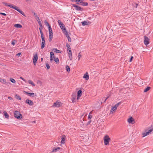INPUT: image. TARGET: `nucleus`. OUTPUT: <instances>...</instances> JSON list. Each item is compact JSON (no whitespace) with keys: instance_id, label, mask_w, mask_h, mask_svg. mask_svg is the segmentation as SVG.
Returning a JSON list of instances; mask_svg holds the SVG:
<instances>
[{"instance_id":"obj_62","label":"nucleus","mask_w":153,"mask_h":153,"mask_svg":"<svg viewBox=\"0 0 153 153\" xmlns=\"http://www.w3.org/2000/svg\"><path fill=\"white\" fill-rule=\"evenodd\" d=\"M136 8H137V5H138V4H136Z\"/></svg>"},{"instance_id":"obj_58","label":"nucleus","mask_w":153,"mask_h":153,"mask_svg":"<svg viewBox=\"0 0 153 153\" xmlns=\"http://www.w3.org/2000/svg\"><path fill=\"white\" fill-rule=\"evenodd\" d=\"M8 98L10 100H13V98L10 97H8Z\"/></svg>"},{"instance_id":"obj_60","label":"nucleus","mask_w":153,"mask_h":153,"mask_svg":"<svg viewBox=\"0 0 153 153\" xmlns=\"http://www.w3.org/2000/svg\"><path fill=\"white\" fill-rule=\"evenodd\" d=\"M56 149H57L58 150H58L60 149H61V148H60V147H57L56 148Z\"/></svg>"},{"instance_id":"obj_38","label":"nucleus","mask_w":153,"mask_h":153,"mask_svg":"<svg viewBox=\"0 0 153 153\" xmlns=\"http://www.w3.org/2000/svg\"><path fill=\"white\" fill-rule=\"evenodd\" d=\"M38 23L40 26L39 28H43L42 25V24L41 21L39 22H38Z\"/></svg>"},{"instance_id":"obj_3","label":"nucleus","mask_w":153,"mask_h":153,"mask_svg":"<svg viewBox=\"0 0 153 153\" xmlns=\"http://www.w3.org/2000/svg\"><path fill=\"white\" fill-rule=\"evenodd\" d=\"M111 140V139L108 135H105L104 137V142L105 145H109V142Z\"/></svg>"},{"instance_id":"obj_16","label":"nucleus","mask_w":153,"mask_h":153,"mask_svg":"<svg viewBox=\"0 0 153 153\" xmlns=\"http://www.w3.org/2000/svg\"><path fill=\"white\" fill-rule=\"evenodd\" d=\"M50 61H52L53 60V58L54 57V54L53 52L51 51L50 53Z\"/></svg>"},{"instance_id":"obj_64","label":"nucleus","mask_w":153,"mask_h":153,"mask_svg":"<svg viewBox=\"0 0 153 153\" xmlns=\"http://www.w3.org/2000/svg\"><path fill=\"white\" fill-rule=\"evenodd\" d=\"M43 58H41V61H43Z\"/></svg>"},{"instance_id":"obj_48","label":"nucleus","mask_w":153,"mask_h":153,"mask_svg":"<svg viewBox=\"0 0 153 153\" xmlns=\"http://www.w3.org/2000/svg\"><path fill=\"white\" fill-rule=\"evenodd\" d=\"M4 5H5V6H7L9 7V6L11 5H8V3H6V2H4Z\"/></svg>"},{"instance_id":"obj_23","label":"nucleus","mask_w":153,"mask_h":153,"mask_svg":"<svg viewBox=\"0 0 153 153\" xmlns=\"http://www.w3.org/2000/svg\"><path fill=\"white\" fill-rule=\"evenodd\" d=\"M4 114L5 117L8 119L9 118V116L7 112L6 111H4Z\"/></svg>"},{"instance_id":"obj_49","label":"nucleus","mask_w":153,"mask_h":153,"mask_svg":"<svg viewBox=\"0 0 153 153\" xmlns=\"http://www.w3.org/2000/svg\"><path fill=\"white\" fill-rule=\"evenodd\" d=\"M92 117V116L91 115H89L88 117V119H89V120L91 119Z\"/></svg>"},{"instance_id":"obj_61","label":"nucleus","mask_w":153,"mask_h":153,"mask_svg":"<svg viewBox=\"0 0 153 153\" xmlns=\"http://www.w3.org/2000/svg\"><path fill=\"white\" fill-rule=\"evenodd\" d=\"M56 149H57L58 150H58L60 149H61V148H60V147H57L56 148Z\"/></svg>"},{"instance_id":"obj_40","label":"nucleus","mask_w":153,"mask_h":153,"mask_svg":"<svg viewBox=\"0 0 153 153\" xmlns=\"http://www.w3.org/2000/svg\"><path fill=\"white\" fill-rule=\"evenodd\" d=\"M10 81L13 83H15L16 82L15 80L12 78H11L10 79Z\"/></svg>"},{"instance_id":"obj_13","label":"nucleus","mask_w":153,"mask_h":153,"mask_svg":"<svg viewBox=\"0 0 153 153\" xmlns=\"http://www.w3.org/2000/svg\"><path fill=\"white\" fill-rule=\"evenodd\" d=\"M0 82L7 85L9 84L10 83V82H6V80L0 78Z\"/></svg>"},{"instance_id":"obj_36","label":"nucleus","mask_w":153,"mask_h":153,"mask_svg":"<svg viewBox=\"0 0 153 153\" xmlns=\"http://www.w3.org/2000/svg\"><path fill=\"white\" fill-rule=\"evenodd\" d=\"M83 1L82 0H79L78 2L76 3L77 4H80L82 5Z\"/></svg>"},{"instance_id":"obj_32","label":"nucleus","mask_w":153,"mask_h":153,"mask_svg":"<svg viewBox=\"0 0 153 153\" xmlns=\"http://www.w3.org/2000/svg\"><path fill=\"white\" fill-rule=\"evenodd\" d=\"M53 59L54 61H55L56 63H58L59 62V59L57 57H54Z\"/></svg>"},{"instance_id":"obj_11","label":"nucleus","mask_w":153,"mask_h":153,"mask_svg":"<svg viewBox=\"0 0 153 153\" xmlns=\"http://www.w3.org/2000/svg\"><path fill=\"white\" fill-rule=\"evenodd\" d=\"M65 137H66L64 135H63L61 136V138L62 139V140L61 141V143L64 144L65 143Z\"/></svg>"},{"instance_id":"obj_9","label":"nucleus","mask_w":153,"mask_h":153,"mask_svg":"<svg viewBox=\"0 0 153 153\" xmlns=\"http://www.w3.org/2000/svg\"><path fill=\"white\" fill-rule=\"evenodd\" d=\"M61 105V102L59 101H57L54 102L53 105V106H55L56 107H59Z\"/></svg>"},{"instance_id":"obj_45","label":"nucleus","mask_w":153,"mask_h":153,"mask_svg":"<svg viewBox=\"0 0 153 153\" xmlns=\"http://www.w3.org/2000/svg\"><path fill=\"white\" fill-rule=\"evenodd\" d=\"M16 41L15 40H14L11 43V44L13 45H14L15 44Z\"/></svg>"},{"instance_id":"obj_41","label":"nucleus","mask_w":153,"mask_h":153,"mask_svg":"<svg viewBox=\"0 0 153 153\" xmlns=\"http://www.w3.org/2000/svg\"><path fill=\"white\" fill-rule=\"evenodd\" d=\"M58 151V150L56 148H53L52 152H57Z\"/></svg>"},{"instance_id":"obj_21","label":"nucleus","mask_w":153,"mask_h":153,"mask_svg":"<svg viewBox=\"0 0 153 153\" xmlns=\"http://www.w3.org/2000/svg\"><path fill=\"white\" fill-rule=\"evenodd\" d=\"M39 29L40 30V34L41 35V37L42 39H45V38L43 36V33L42 31V30L43 28H39Z\"/></svg>"},{"instance_id":"obj_43","label":"nucleus","mask_w":153,"mask_h":153,"mask_svg":"<svg viewBox=\"0 0 153 153\" xmlns=\"http://www.w3.org/2000/svg\"><path fill=\"white\" fill-rule=\"evenodd\" d=\"M82 56L80 54V52L78 54V60H79L80 58Z\"/></svg>"},{"instance_id":"obj_42","label":"nucleus","mask_w":153,"mask_h":153,"mask_svg":"<svg viewBox=\"0 0 153 153\" xmlns=\"http://www.w3.org/2000/svg\"><path fill=\"white\" fill-rule=\"evenodd\" d=\"M46 66L47 68L48 69H50V66L49 64L48 63H46Z\"/></svg>"},{"instance_id":"obj_44","label":"nucleus","mask_w":153,"mask_h":153,"mask_svg":"<svg viewBox=\"0 0 153 153\" xmlns=\"http://www.w3.org/2000/svg\"><path fill=\"white\" fill-rule=\"evenodd\" d=\"M68 55H70L71 56L72 55V52L71 50H70L69 51V52H68Z\"/></svg>"},{"instance_id":"obj_34","label":"nucleus","mask_w":153,"mask_h":153,"mask_svg":"<svg viewBox=\"0 0 153 153\" xmlns=\"http://www.w3.org/2000/svg\"><path fill=\"white\" fill-rule=\"evenodd\" d=\"M72 98L71 99V101L73 102H75V100L76 97V96H74L73 95L72 96Z\"/></svg>"},{"instance_id":"obj_52","label":"nucleus","mask_w":153,"mask_h":153,"mask_svg":"<svg viewBox=\"0 0 153 153\" xmlns=\"http://www.w3.org/2000/svg\"><path fill=\"white\" fill-rule=\"evenodd\" d=\"M69 57V59L70 60H71L72 59V56L71 55V56L70 55H68Z\"/></svg>"},{"instance_id":"obj_15","label":"nucleus","mask_w":153,"mask_h":153,"mask_svg":"<svg viewBox=\"0 0 153 153\" xmlns=\"http://www.w3.org/2000/svg\"><path fill=\"white\" fill-rule=\"evenodd\" d=\"M91 24V22H87L86 21H83L82 22V25L83 26H85Z\"/></svg>"},{"instance_id":"obj_1","label":"nucleus","mask_w":153,"mask_h":153,"mask_svg":"<svg viewBox=\"0 0 153 153\" xmlns=\"http://www.w3.org/2000/svg\"><path fill=\"white\" fill-rule=\"evenodd\" d=\"M14 117L18 119H21L22 118V116L20 112L18 111H14L13 113Z\"/></svg>"},{"instance_id":"obj_5","label":"nucleus","mask_w":153,"mask_h":153,"mask_svg":"<svg viewBox=\"0 0 153 153\" xmlns=\"http://www.w3.org/2000/svg\"><path fill=\"white\" fill-rule=\"evenodd\" d=\"M153 130V128L150 129L149 130H145V132L143 133V137H144L148 135L149 134V133Z\"/></svg>"},{"instance_id":"obj_8","label":"nucleus","mask_w":153,"mask_h":153,"mask_svg":"<svg viewBox=\"0 0 153 153\" xmlns=\"http://www.w3.org/2000/svg\"><path fill=\"white\" fill-rule=\"evenodd\" d=\"M144 42L145 45H147L149 43V40L148 37L146 36H144Z\"/></svg>"},{"instance_id":"obj_4","label":"nucleus","mask_w":153,"mask_h":153,"mask_svg":"<svg viewBox=\"0 0 153 153\" xmlns=\"http://www.w3.org/2000/svg\"><path fill=\"white\" fill-rule=\"evenodd\" d=\"M48 30L49 32V42H51L53 37V31L51 27H49L48 28Z\"/></svg>"},{"instance_id":"obj_31","label":"nucleus","mask_w":153,"mask_h":153,"mask_svg":"<svg viewBox=\"0 0 153 153\" xmlns=\"http://www.w3.org/2000/svg\"><path fill=\"white\" fill-rule=\"evenodd\" d=\"M66 46L68 51H69L70 50H71L70 45L68 43L66 44Z\"/></svg>"},{"instance_id":"obj_22","label":"nucleus","mask_w":153,"mask_h":153,"mask_svg":"<svg viewBox=\"0 0 153 153\" xmlns=\"http://www.w3.org/2000/svg\"><path fill=\"white\" fill-rule=\"evenodd\" d=\"M39 29L40 30V34L41 35V37L42 39H45V38L43 36V33L42 31V30L43 28H39Z\"/></svg>"},{"instance_id":"obj_27","label":"nucleus","mask_w":153,"mask_h":153,"mask_svg":"<svg viewBox=\"0 0 153 153\" xmlns=\"http://www.w3.org/2000/svg\"><path fill=\"white\" fill-rule=\"evenodd\" d=\"M44 23L45 25L46 26H48V28L49 27H51V26L50 25L49 23L46 20H45Z\"/></svg>"},{"instance_id":"obj_59","label":"nucleus","mask_w":153,"mask_h":153,"mask_svg":"<svg viewBox=\"0 0 153 153\" xmlns=\"http://www.w3.org/2000/svg\"><path fill=\"white\" fill-rule=\"evenodd\" d=\"M80 97V96H77V100H78L79 98Z\"/></svg>"},{"instance_id":"obj_14","label":"nucleus","mask_w":153,"mask_h":153,"mask_svg":"<svg viewBox=\"0 0 153 153\" xmlns=\"http://www.w3.org/2000/svg\"><path fill=\"white\" fill-rule=\"evenodd\" d=\"M60 27L64 33H65V32L67 33V31L66 30L65 26L64 24L63 25H62Z\"/></svg>"},{"instance_id":"obj_18","label":"nucleus","mask_w":153,"mask_h":153,"mask_svg":"<svg viewBox=\"0 0 153 153\" xmlns=\"http://www.w3.org/2000/svg\"><path fill=\"white\" fill-rule=\"evenodd\" d=\"M83 78H85L86 80H88L89 79V75L88 73L87 72L84 74Z\"/></svg>"},{"instance_id":"obj_25","label":"nucleus","mask_w":153,"mask_h":153,"mask_svg":"<svg viewBox=\"0 0 153 153\" xmlns=\"http://www.w3.org/2000/svg\"><path fill=\"white\" fill-rule=\"evenodd\" d=\"M82 94V91L81 90H79L77 92V95L79 96H81Z\"/></svg>"},{"instance_id":"obj_12","label":"nucleus","mask_w":153,"mask_h":153,"mask_svg":"<svg viewBox=\"0 0 153 153\" xmlns=\"http://www.w3.org/2000/svg\"><path fill=\"white\" fill-rule=\"evenodd\" d=\"M25 103L28 104L33 105V102L30 100L27 99L25 102Z\"/></svg>"},{"instance_id":"obj_28","label":"nucleus","mask_w":153,"mask_h":153,"mask_svg":"<svg viewBox=\"0 0 153 153\" xmlns=\"http://www.w3.org/2000/svg\"><path fill=\"white\" fill-rule=\"evenodd\" d=\"M117 109L116 107L114 106L112 107L110 110V113H111L113 111Z\"/></svg>"},{"instance_id":"obj_54","label":"nucleus","mask_w":153,"mask_h":153,"mask_svg":"<svg viewBox=\"0 0 153 153\" xmlns=\"http://www.w3.org/2000/svg\"><path fill=\"white\" fill-rule=\"evenodd\" d=\"M133 58V56H131V57L130 59V61H129L130 62H131L132 61Z\"/></svg>"},{"instance_id":"obj_35","label":"nucleus","mask_w":153,"mask_h":153,"mask_svg":"<svg viewBox=\"0 0 153 153\" xmlns=\"http://www.w3.org/2000/svg\"><path fill=\"white\" fill-rule=\"evenodd\" d=\"M88 3L86 2H85L83 1L82 5L83 6H87L88 5Z\"/></svg>"},{"instance_id":"obj_50","label":"nucleus","mask_w":153,"mask_h":153,"mask_svg":"<svg viewBox=\"0 0 153 153\" xmlns=\"http://www.w3.org/2000/svg\"><path fill=\"white\" fill-rule=\"evenodd\" d=\"M20 79H22V80H23V81H24V82H26V80H25L22 77H20Z\"/></svg>"},{"instance_id":"obj_33","label":"nucleus","mask_w":153,"mask_h":153,"mask_svg":"<svg viewBox=\"0 0 153 153\" xmlns=\"http://www.w3.org/2000/svg\"><path fill=\"white\" fill-rule=\"evenodd\" d=\"M54 51L57 53H61V51L60 50H57L56 48H55L54 49Z\"/></svg>"},{"instance_id":"obj_6","label":"nucleus","mask_w":153,"mask_h":153,"mask_svg":"<svg viewBox=\"0 0 153 153\" xmlns=\"http://www.w3.org/2000/svg\"><path fill=\"white\" fill-rule=\"evenodd\" d=\"M71 4L74 7L75 9L77 11H83V9L81 7L75 4Z\"/></svg>"},{"instance_id":"obj_46","label":"nucleus","mask_w":153,"mask_h":153,"mask_svg":"<svg viewBox=\"0 0 153 153\" xmlns=\"http://www.w3.org/2000/svg\"><path fill=\"white\" fill-rule=\"evenodd\" d=\"M33 14H34V15H35V18L36 19V18L37 17V18H38L39 17L38 16V15L37 14H36L35 12H33Z\"/></svg>"},{"instance_id":"obj_57","label":"nucleus","mask_w":153,"mask_h":153,"mask_svg":"<svg viewBox=\"0 0 153 153\" xmlns=\"http://www.w3.org/2000/svg\"><path fill=\"white\" fill-rule=\"evenodd\" d=\"M91 122V120H90L87 123V125H88Z\"/></svg>"},{"instance_id":"obj_47","label":"nucleus","mask_w":153,"mask_h":153,"mask_svg":"<svg viewBox=\"0 0 153 153\" xmlns=\"http://www.w3.org/2000/svg\"><path fill=\"white\" fill-rule=\"evenodd\" d=\"M103 99H104V101H103V102H101V103H102H102H105V102H106V98H105V97H103Z\"/></svg>"},{"instance_id":"obj_56","label":"nucleus","mask_w":153,"mask_h":153,"mask_svg":"<svg viewBox=\"0 0 153 153\" xmlns=\"http://www.w3.org/2000/svg\"><path fill=\"white\" fill-rule=\"evenodd\" d=\"M21 54V53H19L16 54V56H19Z\"/></svg>"},{"instance_id":"obj_51","label":"nucleus","mask_w":153,"mask_h":153,"mask_svg":"<svg viewBox=\"0 0 153 153\" xmlns=\"http://www.w3.org/2000/svg\"><path fill=\"white\" fill-rule=\"evenodd\" d=\"M119 103H118L116 104L115 105V106H114V107H116V108L117 109V107H118L119 105Z\"/></svg>"},{"instance_id":"obj_30","label":"nucleus","mask_w":153,"mask_h":153,"mask_svg":"<svg viewBox=\"0 0 153 153\" xmlns=\"http://www.w3.org/2000/svg\"><path fill=\"white\" fill-rule=\"evenodd\" d=\"M28 82L29 84H31L32 86H35V84L31 80H29L28 81Z\"/></svg>"},{"instance_id":"obj_39","label":"nucleus","mask_w":153,"mask_h":153,"mask_svg":"<svg viewBox=\"0 0 153 153\" xmlns=\"http://www.w3.org/2000/svg\"><path fill=\"white\" fill-rule=\"evenodd\" d=\"M66 70L68 72L70 71V69L69 67L68 66V65L66 66Z\"/></svg>"},{"instance_id":"obj_20","label":"nucleus","mask_w":153,"mask_h":153,"mask_svg":"<svg viewBox=\"0 0 153 153\" xmlns=\"http://www.w3.org/2000/svg\"><path fill=\"white\" fill-rule=\"evenodd\" d=\"M64 33L66 37L68 38V41L69 42H71V38L70 37L69 35L68 34V32H67V33H66V32H65V33Z\"/></svg>"},{"instance_id":"obj_37","label":"nucleus","mask_w":153,"mask_h":153,"mask_svg":"<svg viewBox=\"0 0 153 153\" xmlns=\"http://www.w3.org/2000/svg\"><path fill=\"white\" fill-rule=\"evenodd\" d=\"M58 22L60 26L64 24L62 22H61V21L60 20H59L58 21Z\"/></svg>"},{"instance_id":"obj_24","label":"nucleus","mask_w":153,"mask_h":153,"mask_svg":"<svg viewBox=\"0 0 153 153\" xmlns=\"http://www.w3.org/2000/svg\"><path fill=\"white\" fill-rule=\"evenodd\" d=\"M14 27L19 28H21L22 27V25L19 24H16L14 25Z\"/></svg>"},{"instance_id":"obj_10","label":"nucleus","mask_w":153,"mask_h":153,"mask_svg":"<svg viewBox=\"0 0 153 153\" xmlns=\"http://www.w3.org/2000/svg\"><path fill=\"white\" fill-rule=\"evenodd\" d=\"M45 39H42L41 48L43 49V48H44L45 47Z\"/></svg>"},{"instance_id":"obj_7","label":"nucleus","mask_w":153,"mask_h":153,"mask_svg":"<svg viewBox=\"0 0 153 153\" xmlns=\"http://www.w3.org/2000/svg\"><path fill=\"white\" fill-rule=\"evenodd\" d=\"M38 56L37 54H35L33 56V63L34 64V65H36V63L37 62V61L38 59Z\"/></svg>"},{"instance_id":"obj_55","label":"nucleus","mask_w":153,"mask_h":153,"mask_svg":"<svg viewBox=\"0 0 153 153\" xmlns=\"http://www.w3.org/2000/svg\"><path fill=\"white\" fill-rule=\"evenodd\" d=\"M36 19L37 20V21L38 22H40V19H39V17H38V18L37 17Z\"/></svg>"},{"instance_id":"obj_17","label":"nucleus","mask_w":153,"mask_h":153,"mask_svg":"<svg viewBox=\"0 0 153 153\" xmlns=\"http://www.w3.org/2000/svg\"><path fill=\"white\" fill-rule=\"evenodd\" d=\"M134 121V120L132 117H130L128 120V122L129 123H134L133 122Z\"/></svg>"},{"instance_id":"obj_26","label":"nucleus","mask_w":153,"mask_h":153,"mask_svg":"<svg viewBox=\"0 0 153 153\" xmlns=\"http://www.w3.org/2000/svg\"><path fill=\"white\" fill-rule=\"evenodd\" d=\"M15 97L16 99H17L19 100H21V97L17 95V94H16L15 95Z\"/></svg>"},{"instance_id":"obj_19","label":"nucleus","mask_w":153,"mask_h":153,"mask_svg":"<svg viewBox=\"0 0 153 153\" xmlns=\"http://www.w3.org/2000/svg\"><path fill=\"white\" fill-rule=\"evenodd\" d=\"M24 92L30 97H34V94L33 93H29L25 91H24Z\"/></svg>"},{"instance_id":"obj_63","label":"nucleus","mask_w":153,"mask_h":153,"mask_svg":"<svg viewBox=\"0 0 153 153\" xmlns=\"http://www.w3.org/2000/svg\"><path fill=\"white\" fill-rule=\"evenodd\" d=\"M109 97V96H108L106 98V100H107Z\"/></svg>"},{"instance_id":"obj_2","label":"nucleus","mask_w":153,"mask_h":153,"mask_svg":"<svg viewBox=\"0 0 153 153\" xmlns=\"http://www.w3.org/2000/svg\"><path fill=\"white\" fill-rule=\"evenodd\" d=\"M9 7H10L11 8H13L15 10H16L19 13H20L23 16H25L24 13L21 10H20L19 7H17L16 6L14 5H11L9 6Z\"/></svg>"},{"instance_id":"obj_29","label":"nucleus","mask_w":153,"mask_h":153,"mask_svg":"<svg viewBox=\"0 0 153 153\" xmlns=\"http://www.w3.org/2000/svg\"><path fill=\"white\" fill-rule=\"evenodd\" d=\"M150 88H151L150 87H147L144 90V92H147L148 91H149L150 89Z\"/></svg>"},{"instance_id":"obj_53","label":"nucleus","mask_w":153,"mask_h":153,"mask_svg":"<svg viewBox=\"0 0 153 153\" xmlns=\"http://www.w3.org/2000/svg\"><path fill=\"white\" fill-rule=\"evenodd\" d=\"M0 14H1V15H3V16H6V14L5 13H0Z\"/></svg>"}]
</instances>
